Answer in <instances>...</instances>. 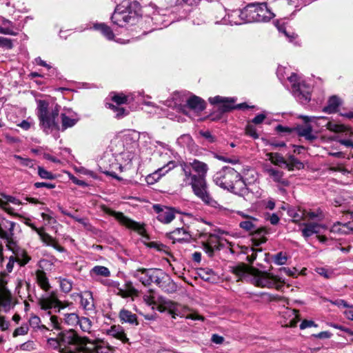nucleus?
Instances as JSON below:
<instances>
[{
    "mask_svg": "<svg viewBox=\"0 0 353 353\" xmlns=\"http://www.w3.org/2000/svg\"><path fill=\"white\" fill-rule=\"evenodd\" d=\"M47 342L59 353H109L110 351L103 341H91L72 329L60 332L56 337L49 338Z\"/></svg>",
    "mask_w": 353,
    "mask_h": 353,
    "instance_id": "1",
    "label": "nucleus"
},
{
    "mask_svg": "<svg viewBox=\"0 0 353 353\" xmlns=\"http://www.w3.org/2000/svg\"><path fill=\"white\" fill-rule=\"evenodd\" d=\"M141 14V7L137 1L124 0L116 7L111 20L114 24L123 27L127 24H134Z\"/></svg>",
    "mask_w": 353,
    "mask_h": 353,
    "instance_id": "2",
    "label": "nucleus"
},
{
    "mask_svg": "<svg viewBox=\"0 0 353 353\" xmlns=\"http://www.w3.org/2000/svg\"><path fill=\"white\" fill-rule=\"evenodd\" d=\"M215 183L223 189L236 193L245 188V183L241 174L231 167H224L214 176Z\"/></svg>",
    "mask_w": 353,
    "mask_h": 353,
    "instance_id": "3",
    "label": "nucleus"
},
{
    "mask_svg": "<svg viewBox=\"0 0 353 353\" xmlns=\"http://www.w3.org/2000/svg\"><path fill=\"white\" fill-rule=\"evenodd\" d=\"M16 223L0 217V238L5 242L6 248L13 253L19 250L17 238L14 234Z\"/></svg>",
    "mask_w": 353,
    "mask_h": 353,
    "instance_id": "4",
    "label": "nucleus"
},
{
    "mask_svg": "<svg viewBox=\"0 0 353 353\" xmlns=\"http://www.w3.org/2000/svg\"><path fill=\"white\" fill-rule=\"evenodd\" d=\"M250 275L253 276L252 283L261 288H275L276 290H281L285 283L279 276L256 268L250 270Z\"/></svg>",
    "mask_w": 353,
    "mask_h": 353,
    "instance_id": "5",
    "label": "nucleus"
},
{
    "mask_svg": "<svg viewBox=\"0 0 353 353\" xmlns=\"http://www.w3.org/2000/svg\"><path fill=\"white\" fill-rule=\"evenodd\" d=\"M185 176V180L193 181V176L199 179H205L208 171V165L197 159H193L190 162H181L180 164Z\"/></svg>",
    "mask_w": 353,
    "mask_h": 353,
    "instance_id": "6",
    "label": "nucleus"
},
{
    "mask_svg": "<svg viewBox=\"0 0 353 353\" xmlns=\"http://www.w3.org/2000/svg\"><path fill=\"white\" fill-rule=\"evenodd\" d=\"M100 209L105 213L114 216L120 224L125 226L128 228L136 231L139 234L144 236H145V229L143 224H141L132 219L127 217L121 212H116L105 205H101Z\"/></svg>",
    "mask_w": 353,
    "mask_h": 353,
    "instance_id": "7",
    "label": "nucleus"
},
{
    "mask_svg": "<svg viewBox=\"0 0 353 353\" xmlns=\"http://www.w3.org/2000/svg\"><path fill=\"white\" fill-rule=\"evenodd\" d=\"M190 184L192 186L194 194L199 197L206 205L217 208L218 203L211 196L205 179H199L193 176V181H190Z\"/></svg>",
    "mask_w": 353,
    "mask_h": 353,
    "instance_id": "8",
    "label": "nucleus"
},
{
    "mask_svg": "<svg viewBox=\"0 0 353 353\" xmlns=\"http://www.w3.org/2000/svg\"><path fill=\"white\" fill-rule=\"evenodd\" d=\"M258 8L259 3H250L242 10L233 11L231 17H239L240 18L239 21L241 23L256 22Z\"/></svg>",
    "mask_w": 353,
    "mask_h": 353,
    "instance_id": "9",
    "label": "nucleus"
},
{
    "mask_svg": "<svg viewBox=\"0 0 353 353\" xmlns=\"http://www.w3.org/2000/svg\"><path fill=\"white\" fill-rule=\"evenodd\" d=\"M208 101L212 105H216L220 112L225 113L235 110L236 98L218 95L210 97Z\"/></svg>",
    "mask_w": 353,
    "mask_h": 353,
    "instance_id": "10",
    "label": "nucleus"
},
{
    "mask_svg": "<svg viewBox=\"0 0 353 353\" xmlns=\"http://www.w3.org/2000/svg\"><path fill=\"white\" fill-rule=\"evenodd\" d=\"M38 304L41 310H49L52 308L60 307L61 302L58 299L56 292H51L49 294L43 295L38 299Z\"/></svg>",
    "mask_w": 353,
    "mask_h": 353,
    "instance_id": "11",
    "label": "nucleus"
},
{
    "mask_svg": "<svg viewBox=\"0 0 353 353\" xmlns=\"http://www.w3.org/2000/svg\"><path fill=\"white\" fill-rule=\"evenodd\" d=\"M12 307V295L6 288V282L0 279V311L7 312Z\"/></svg>",
    "mask_w": 353,
    "mask_h": 353,
    "instance_id": "12",
    "label": "nucleus"
},
{
    "mask_svg": "<svg viewBox=\"0 0 353 353\" xmlns=\"http://www.w3.org/2000/svg\"><path fill=\"white\" fill-rule=\"evenodd\" d=\"M59 107L58 105H56L54 109L51 110L50 112L47 114H45V117L43 119H39L40 125L44 128V129H59V125L57 122V118L59 116Z\"/></svg>",
    "mask_w": 353,
    "mask_h": 353,
    "instance_id": "13",
    "label": "nucleus"
},
{
    "mask_svg": "<svg viewBox=\"0 0 353 353\" xmlns=\"http://www.w3.org/2000/svg\"><path fill=\"white\" fill-rule=\"evenodd\" d=\"M153 209L157 214V219L163 223H170L175 218L174 210L172 208L155 204Z\"/></svg>",
    "mask_w": 353,
    "mask_h": 353,
    "instance_id": "14",
    "label": "nucleus"
},
{
    "mask_svg": "<svg viewBox=\"0 0 353 353\" xmlns=\"http://www.w3.org/2000/svg\"><path fill=\"white\" fill-rule=\"evenodd\" d=\"M263 171L274 182L283 186L289 185V181L283 177V172L282 171L269 165H264Z\"/></svg>",
    "mask_w": 353,
    "mask_h": 353,
    "instance_id": "15",
    "label": "nucleus"
},
{
    "mask_svg": "<svg viewBox=\"0 0 353 353\" xmlns=\"http://www.w3.org/2000/svg\"><path fill=\"white\" fill-rule=\"evenodd\" d=\"M170 239H172L174 242H190L192 239V235L187 228H178L170 232L168 234Z\"/></svg>",
    "mask_w": 353,
    "mask_h": 353,
    "instance_id": "16",
    "label": "nucleus"
},
{
    "mask_svg": "<svg viewBox=\"0 0 353 353\" xmlns=\"http://www.w3.org/2000/svg\"><path fill=\"white\" fill-rule=\"evenodd\" d=\"M304 228L301 230L303 236L308 238L314 234L321 232V229H326V226L316 223H303Z\"/></svg>",
    "mask_w": 353,
    "mask_h": 353,
    "instance_id": "17",
    "label": "nucleus"
},
{
    "mask_svg": "<svg viewBox=\"0 0 353 353\" xmlns=\"http://www.w3.org/2000/svg\"><path fill=\"white\" fill-rule=\"evenodd\" d=\"M268 233L266 228L256 227V230L252 231L250 234L252 235V241L254 246H259L262 243L267 241L265 235Z\"/></svg>",
    "mask_w": 353,
    "mask_h": 353,
    "instance_id": "18",
    "label": "nucleus"
},
{
    "mask_svg": "<svg viewBox=\"0 0 353 353\" xmlns=\"http://www.w3.org/2000/svg\"><path fill=\"white\" fill-rule=\"evenodd\" d=\"M216 12L217 15L215 16V23H223V24H228L230 23V25H238L241 24V22L237 20H233V19H229L230 17L234 18L235 17H231L230 15H228V19H226V12L223 7L219 6L216 8Z\"/></svg>",
    "mask_w": 353,
    "mask_h": 353,
    "instance_id": "19",
    "label": "nucleus"
},
{
    "mask_svg": "<svg viewBox=\"0 0 353 353\" xmlns=\"http://www.w3.org/2000/svg\"><path fill=\"white\" fill-rule=\"evenodd\" d=\"M80 298L81 307L87 311H92L94 310V299L92 293L90 291H85L78 294Z\"/></svg>",
    "mask_w": 353,
    "mask_h": 353,
    "instance_id": "20",
    "label": "nucleus"
},
{
    "mask_svg": "<svg viewBox=\"0 0 353 353\" xmlns=\"http://www.w3.org/2000/svg\"><path fill=\"white\" fill-rule=\"evenodd\" d=\"M173 310L171 312V315L172 318L175 319L176 316H185L186 319H190L192 320H203V318L200 316L199 315L196 314H190L187 316H185V312L187 310V308L185 307L182 306L181 305L176 303L174 307L172 308Z\"/></svg>",
    "mask_w": 353,
    "mask_h": 353,
    "instance_id": "21",
    "label": "nucleus"
},
{
    "mask_svg": "<svg viewBox=\"0 0 353 353\" xmlns=\"http://www.w3.org/2000/svg\"><path fill=\"white\" fill-rule=\"evenodd\" d=\"M274 17V13L270 10L266 3H259L256 22L268 21L272 19Z\"/></svg>",
    "mask_w": 353,
    "mask_h": 353,
    "instance_id": "22",
    "label": "nucleus"
},
{
    "mask_svg": "<svg viewBox=\"0 0 353 353\" xmlns=\"http://www.w3.org/2000/svg\"><path fill=\"white\" fill-rule=\"evenodd\" d=\"M119 317L120 319V321L122 323H128L131 325H137L139 324L137 315L128 310H121L119 314Z\"/></svg>",
    "mask_w": 353,
    "mask_h": 353,
    "instance_id": "23",
    "label": "nucleus"
},
{
    "mask_svg": "<svg viewBox=\"0 0 353 353\" xmlns=\"http://www.w3.org/2000/svg\"><path fill=\"white\" fill-rule=\"evenodd\" d=\"M175 303V302L163 297H159L157 301V309L161 312L168 311L169 314H171Z\"/></svg>",
    "mask_w": 353,
    "mask_h": 353,
    "instance_id": "24",
    "label": "nucleus"
},
{
    "mask_svg": "<svg viewBox=\"0 0 353 353\" xmlns=\"http://www.w3.org/2000/svg\"><path fill=\"white\" fill-rule=\"evenodd\" d=\"M175 303V302L163 297H159L157 301V309L161 312L168 311L169 314H171Z\"/></svg>",
    "mask_w": 353,
    "mask_h": 353,
    "instance_id": "25",
    "label": "nucleus"
},
{
    "mask_svg": "<svg viewBox=\"0 0 353 353\" xmlns=\"http://www.w3.org/2000/svg\"><path fill=\"white\" fill-rule=\"evenodd\" d=\"M187 105L190 109L197 112L202 111L205 108V101L201 98L194 95L188 99Z\"/></svg>",
    "mask_w": 353,
    "mask_h": 353,
    "instance_id": "26",
    "label": "nucleus"
},
{
    "mask_svg": "<svg viewBox=\"0 0 353 353\" xmlns=\"http://www.w3.org/2000/svg\"><path fill=\"white\" fill-rule=\"evenodd\" d=\"M295 132L299 137H303L310 141L316 139V136L312 133V127L310 125L305 127L298 125L295 128Z\"/></svg>",
    "mask_w": 353,
    "mask_h": 353,
    "instance_id": "27",
    "label": "nucleus"
},
{
    "mask_svg": "<svg viewBox=\"0 0 353 353\" xmlns=\"http://www.w3.org/2000/svg\"><path fill=\"white\" fill-rule=\"evenodd\" d=\"M341 104V100L336 96L330 97L327 105L323 108V112L327 114H332L338 110V108Z\"/></svg>",
    "mask_w": 353,
    "mask_h": 353,
    "instance_id": "28",
    "label": "nucleus"
},
{
    "mask_svg": "<svg viewBox=\"0 0 353 353\" xmlns=\"http://www.w3.org/2000/svg\"><path fill=\"white\" fill-rule=\"evenodd\" d=\"M35 274L38 285L43 290L48 292L50 288V284L46 272L42 270H37Z\"/></svg>",
    "mask_w": 353,
    "mask_h": 353,
    "instance_id": "29",
    "label": "nucleus"
},
{
    "mask_svg": "<svg viewBox=\"0 0 353 353\" xmlns=\"http://www.w3.org/2000/svg\"><path fill=\"white\" fill-rule=\"evenodd\" d=\"M288 79L292 88H302L306 87L305 81L302 74L292 72L290 76L288 77Z\"/></svg>",
    "mask_w": 353,
    "mask_h": 353,
    "instance_id": "30",
    "label": "nucleus"
},
{
    "mask_svg": "<svg viewBox=\"0 0 353 353\" xmlns=\"http://www.w3.org/2000/svg\"><path fill=\"white\" fill-rule=\"evenodd\" d=\"M108 334L114 338L121 340L123 343L128 341V339L124 332V330L120 326L112 325L107 332Z\"/></svg>",
    "mask_w": 353,
    "mask_h": 353,
    "instance_id": "31",
    "label": "nucleus"
},
{
    "mask_svg": "<svg viewBox=\"0 0 353 353\" xmlns=\"http://www.w3.org/2000/svg\"><path fill=\"white\" fill-rule=\"evenodd\" d=\"M159 288L169 294L174 293L177 290V285L171 279L168 274L162 281Z\"/></svg>",
    "mask_w": 353,
    "mask_h": 353,
    "instance_id": "32",
    "label": "nucleus"
},
{
    "mask_svg": "<svg viewBox=\"0 0 353 353\" xmlns=\"http://www.w3.org/2000/svg\"><path fill=\"white\" fill-rule=\"evenodd\" d=\"M292 94L303 104H306L311 100V92L308 90H292Z\"/></svg>",
    "mask_w": 353,
    "mask_h": 353,
    "instance_id": "33",
    "label": "nucleus"
},
{
    "mask_svg": "<svg viewBox=\"0 0 353 353\" xmlns=\"http://www.w3.org/2000/svg\"><path fill=\"white\" fill-rule=\"evenodd\" d=\"M258 219L254 217H250L248 219H245V221H241L239 223V227L244 230L245 231L249 232L251 233L252 231L256 230V223Z\"/></svg>",
    "mask_w": 353,
    "mask_h": 353,
    "instance_id": "34",
    "label": "nucleus"
},
{
    "mask_svg": "<svg viewBox=\"0 0 353 353\" xmlns=\"http://www.w3.org/2000/svg\"><path fill=\"white\" fill-rule=\"evenodd\" d=\"M253 268H249L244 263L239 264L232 267V272L239 279L243 278L247 274H250V270Z\"/></svg>",
    "mask_w": 353,
    "mask_h": 353,
    "instance_id": "35",
    "label": "nucleus"
},
{
    "mask_svg": "<svg viewBox=\"0 0 353 353\" xmlns=\"http://www.w3.org/2000/svg\"><path fill=\"white\" fill-rule=\"evenodd\" d=\"M134 276L145 286L150 285L149 269H139Z\"/></svg>",
    "mask_w": 353,
    "mask_h": 353,
    "instance_id": "36",
    "label": "nucleus"
},
{
    "mask_svg": "<svg viewBox=\"0 0 353 353\" xmlns=\"http://www.w3.org/2000/svg\"><path fill=\"white\" fill-rule=\"evenodd\" d=\"M176 166V163L173 161H169L167 165H165L164 167L159 168L158 171L153 173L152 175H148L146 177V181L149 184H153L154 181H156L154 179L155 176H158V178L159 177L160 172L163 171V170L168 168L165 170V172H167L168 170L173 169Z\"/></svg>",
    "mask_w": 353,
    "mask_h": 353,
    "instance_id": "37",
    "label": "nucleus"
},
{
    "mask_svg": "<svg viewBox=\"0 0 353 353\" xmlns=\"http://www.w3.org/2000/svg\"><path fill=\"white\" fill-rule=\"evenodd\" d=\"M95 30H99L102 34L108 40H112L114 38V34L111 28L105 23H96L94 25Z\"/></svg>",
    "mask_w": 353,
    "mask_h": 353,
    "instance_id": "38",
    "label": "nucleus"
},
{
    "mask_svg": "<svg viewBox=\"0 0 353 353\" xmlns=\"http://www.w3.org/2000/svg\"><path fill=\"white\" fill-rule=\"evenodd\" d=\"M268 159L275 165L281 166L286 163L284 157L278 152H269L266 154Z\"/></svg>",
    "mask_w": 353,
    "mask_h": 353,
    "instance_id": "39",
    "label": "nucleus"
},
{
    "mask_svg": "<svg viewBox=\"0 0 353 353\" xmlns=\"http://www.w3.org/2000/svg\"><path fill=\"white\" fill-rule=\"evenodd\" d=\"M37 117L39 119H43L45 114L48 112V103L44 100H39L37 101Z\"/></svg>",
    "mask_w": 353,
    "mask_h": 353,
    "instance_id": "40",
    "label": "nucleus"
},
{
    "mask_svg": "<svg viewBox=\"0 0 353 353\" xmlns=\"http://www.w3.org/2000/svg\"><path fill=\"white\" fill-rule=\"evenodd\" d=\"M14 254H15L17 261L19 262L21 265H25L30 260V257L28 256L23 250H21L20 248L17 253Z\"/></svg>",
    "mask_w": 353,
    "mask_h": 353,
    "instance_id": "41",
    "label": "nucleus"
},
{
    "mask_svg": "<svg viewBox=\"0 0 353 353\" xmlns=\"http://www.w3.org/2000/svg\"><path fill=\"white\" fill-rule=\"evenodd\" d=\"M105 106L107 108L112 110L113 112H114L116 113L117 118L123 117L128 114V112L126 111V110L125 108L114 105L112 103H107L105 104Z\"/></svg>",
    "mask_w": 353,
    "mask_h": 353,
    "instance_id": "42",
    "label": "nucleus"
},
{
    "mask_svg": "<svg viewBox=\"0 0 353 353\" xmlns=\"http://www.w3.org/2000/svg\"><path fill=\"white\" fill-rule=\"evenodd\" d=\"M61 117L63 130H65L68 128H71L74 126L77 122V119H72L66 116L65 114H61Z\"/></svg>",
    "mask_w": 353,
    "mask_h": 353,
    "instance_id": "43",
    "label": "nucleus"
},
{
    "mask_svg": "<svg viewBox=\"0 0 353 353\" xmlns=\"http://www.w3.org/2000/svg\"><path fill=\"white\" fill-rule=\"evenodd\" d=\"M91 272L95 274L96 275L102 276L105 277H108L110 276V272L108 268L101 265H96L94 266Z\"/></svg>",
    "mask_w": 353,
    "mask_h": 353,
    "instance_id": "44",
    "label": "nucleus"
},
{
    "mask_svg": "<svg viewBox=\"0 0 353 353\" xmlns=\"http://www.w3.org/2000/svg\"><path fill=\"white\" fill-rule=\"evenodd\" d=\"M199 275L203 280L206 281H210L211 280H214L215 277V274L214 271L210 268L201 269Z\"/></svg>",
    "mask_w": 353,
    "mask_h": 353,
    "instance_id": "45",
    "label": "nucleus"
},
{
    "mask_svg": "<svg viewBox=\"0 0 353 353\" xmlns=\"http://www.w3.org/2000/svg\"><path fill=\"white\" fill-rule=\"evenodd\" d=\"M83 332H90L92 328V321L87 317H80L78 323Z\"/></svg>",
    "mask_w": 353,
    "mask_h": 353,
    "instance_id": "46",
    "label": "nucleus"
},
{
    "mask_svg": "<svg viewBox=\"0 0 353 353\" xmlns=\"http://www.w3.org/2000/svg\"><path fill=\"white\" fill-rule=\"evenodd\" d=\"M61 290L65 292L68 293L72 289V281L64 278L60 277L59 279Z\"/></svg>",
    "mask_w": 353,
    "mask_h": 353,
    "instance_id": "47",
    "label": "nucleus"
},
{
    "mask_svg": "<svg viewBox=\"0 0 353 353\" xmlns=\"http://www.w3.org/2000/svg\"><path fill=\"white\" fill-rule=\"evenodd\" d=\"M273 261L276 265H285L288 261V256L285 253L280 252L272 257Z\"/></svg>",
    "mask_w": 353,
    "mask_h": 353,
    "instance_id": "48",
    "label": "nucleus"
},
{
    "mask_svg": "<svg viewBox=\"0 0 353 353\" xmlns=\"http://www.w3.org/2000/svg\"><path fill=\"white\" fill-rule=\"evenodd\" d=\"M29 322H30V325L34 328L37 327L41 330H50V328L47 327L44 325H39L41 320H40V318L37 316H31Z\"/></svg>",
    "mask_w": 353,
    "mask_h": 353,
    "instance_id": "49",
    "label": "nucleus"
},
{
    "mask_svg": "<svg viewBox=\"0 0 353 353\" xmlns=\"http://www.w3.org/2000/svg\"><path fill=\"white\" fill-rule=\"evenodd\" d=\"M326 128L330 131L334 132H344L345 130V127L343 125L338 124L334 122H328L326 124Z\"/></svg>",
    "mask_w": 353,
    "mask_h": 353,
    "instance_id": "50",
    "label": "nucleus"
},
{
    "mask_svg": "<svg viewBox=\"0 0 353 353\" xmlns=\"http://www.w3.org/2000/svg\"><path fill=\"white\" fill-rule=\"evenodd\" d=\"M80 317L75 313H70L65 315V321L70 325H74L79 322Z\"/></svg>",
    "mask_w": 353,
    "mask_h": 353,
    "instance_id": "51",
    "label": "nucleus"
},
{
    "mask_svg": "<svg viewBox=\"0 0 353 353\" xmlns=\"http://www.w3.org/2000/svg\"><path fill=\"white\" fill-rule=\"evenodd\" d=\"M38 174L41 179H54L56 176L50 172L45 170L43 168L39 166L38 167Z\"/></svg>",
    "mask_w": 353,
    "mask_h": 353,
    "instance_id": "52",
    "label": "nucleus"
},
{
    "mask_svg": "<svg viewBox=\"0 0 353 353\" xmlns=\"http://www.w3.org/2000/svg\"><path fill=\"white\" fill-rule=\"evenodd\" d=\"M13 158L17 161H19L20 165L25 167L32 168L33 166V161L32 159L28 158H23L19 155L14 154L13 155Z\"/></svg>",
    "mask_w": 353,
    "mask_h": 353,
    "instance_id": "53",
    "label": "nucleus"
},
{
    "mask_svg": "<svg viewBox=\"0 0 353 353\" xmlns=\"http://www.w3.org/2000/svg\"><path fill=\"white\" fill-rule=\"evenodd\" d=\"M112 100L117 105L125 104L128 101V97L123 94H115L112 96Z\"/></svg>",
    "mask_w": 353,
    "mask_h": 353,
    "instance_id": "54",
    "label": "nucleus"
},
{
    "mask_svg": "<svg viewBox=\"0 0 353 353\" xmlns=\"http://www.w3.org/2000/svg\"><path fill=\"white\" fill-rule=\"evenodd\" d=\"M325 301L330 302L332 305H336L339 307H346V308H353L352 305H350L345 300L343 299H337L335 301L330 300L328 299H324Z\"/></svg>",
    "mask_w": 353,
    "mask_h": 353,
    "instance_id": "55",
    "label": "nucleus"
},
{
    "mask_svg": "<svg viewBox=\"0 0 353 353\" xmlns=\"http://www.w3.org/2000/svg\"><path fill=\"white\" fill-rule=\"evenodd\" d=\"M41 240L48 245H52L54 243V239L48 234L46 233L43 229L41 232H38Z\"/></svg>",
    "mask_w": 353,
    "mask_h": 353,
    "instance_id": "56",
    "label": "nucleus"
},
{
    "mask_svg": "<svg viewBox=\"0 0 353 353\" xmlns=\"http://www.w3.org/2000/svg\"><path fill=\"white\" fill-rule=\"evenodd\" d=\"M29 330L28 325L26 324L22 325L19 327H17L13 332V336H17L19 335H25Z\"/></svg>",
    "mask_w": 353,
    "mask_h": 353,
    "instance_id": "57",
    "label": "nucleus"
},
{
    "mask_svg": "<svg viewBox=\"0 0 353 353\" xmlns=\"http://www.w3.org/2000/svg\"><path fill=\"white\" fill-rule=\"evenodd\" d=\"M290 313H291L294 317L289 321L288 325L290 327H295L299 321L298 311L296 310H292L289 311Z\"/></svg>",
    "mask_w": 353,
    "mask_h": 353,
    "instance_id": "58",
    "label": "nucleus"
},
{
    "mask_svg": "<svg viewBox=\"0 0 353 353\" xmlns=\"http://www.w3.org/2000/svg\"><path fill=\"white\" fill-rule=\"evenodd\" d=\"M0 47H4L8 49H12L13 47L12 40L8 38L0 37Z\"/></svg>",
    "mask_w": 353,
    "mask_h": 353,
    "instance_id": "59",
    "label": "nucleus"
},
{
    "mask_svg": "<svg viewBox=\"0 0 353 353\" xmlns=\"http://www.w3.org/2000/svg\"><path fill=\"white\" fill-rule=\"evenodd\" d=\"M199 134L201 137L205 138L210 143H213L215 141V137L208 130H206V131L201 130L199 132Z\"/></svg>",
    "mask_w": 353,
    "mask_h": 353,
    "instance_id": "60",
    "label": "nucleus"
},
{
    "mask_svg": "<svg viewBox=\"0 0 353 353\" xmlns=\"http://www.w3.org/2000/svg\"><path fill=\"white\" fill-rule=\"evenodd\" d=\"M246 134L251 136L254 139L259 138V135L256 132L255 128L252 125H247L245 128Z\"/></svg>",
    "mask_w": 353,
    "mask_h": 353,
    "instance_id": "61",
    "label": "nucleus"
},
{
    "mask_svg": "<svg viewBox=\"0 0 353 353\" xmlns=\"http://www.w3.org/2000/svg\"><path fill=\"white\" fill-rule=\"evenodd\" d=\"M166 275H167V274L160 269V270L157 274V276L156 279L154 280V283L158 287H159L160 285L161 284L162 281L164 280Z\"/></svg>",
    "mask_w": 353,
    "mask_h": 353,
    "instance_id": "62",
    "label": "nucleus"
},
{
    "mask_svg": "<svg viewBox=\"0 0 353 353\" xmlns=\"http://www.w3.org/2000/svg\"><path fill=\"white\" fill-rule=\"evenodd\" d=\"M50 325L53 329L60 330V323L57 316L51 315L50 318Z\"/></svg>",
    "mask_w": 353,
    "mask_h": 353,
    "instance_id": "63",
    "label": "nucleus"
},
{
    "mask_svg": "<svg viewBox=\"0 0 353 353\" xmlns=\"http://www.w3.org/2000/svg\"><path fill=\"white\" fill-rule=\"evenodd\" d=\"M125 290H127L130 296L137 294V290L134 288L132 282H127L125 284Z\"/></svg>",
    "mask_w": 353,
    "mask_h": 353,
    "instance_id": "64",
    "label": "nucleus"
}]
</instances>
